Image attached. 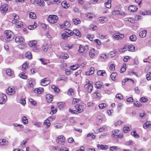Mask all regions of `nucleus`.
I'll return each mask as SVG.
<instances>
[{"instance_id": "23", "label": "nucleus", "mask_w": 151, "mask_h": 151, "mask_svg": "<svg viewBox=\"0 0 151 151\" xmlns=\"http://www.w3.org/2000/svg\"><path fill=\"white\" fill-rule=\"evenodd\" d=\"M49 46L48 44L47 43H44L42 47V49L45 52L47 51L48 49H49Z\"/></svg>"}, {"instance_id": "33", "label": "nucleus", "mask_w": 151, "mask_h": 151, "mask_svg": "<svg viewBox=\"0 0 151 151\" xmlns=\"http://www.w3.org/2000/svg\"><path fill=\"white\" fill-rule=\"evenodd\" d=\"M151 126V122H146L143 125V127L145 129Z\"/></svg>"}, {"instance_id": "26", "label": "nucleus", "mask_w": 151, "mask_h": 151, "mask_svg": "<svg viewBox=\"0 0 151 151\" xmlns=\"http://www.w3.org/2000/svg\"><path fill=\"white\" fill-rule=\"evenodd\" d=\"M73 33L79 37H81V35L80 32L77 29H74L73 31Z\"/></svg>"}, {"instance_id": "12", "label": "nucleus", "mask_w": 151, "mask_h": 151, "mask_svg": "<svg viewBox=\"0 0 151 151\" xmlns=\"http://www.w3.org/2000/svg\"><path fill=\"white\" fill-rule=\"evenodd\" d=\"M15 40L16 42L18 43L23 42L24 41V38L20 36L17 37L15 38Z\"/></svg>"}, {"instance_id": "44", "label": "nucleus", "mask_w": 151, "mask_h": 151, "mask_svg": "<svg viewBox=\"0 0 151 151\" xmlns=\"http://www.w3.org/2000/svg\"><path fill=\"white\" fill-rule=\"evenodd\" d=\"M85 50V49L83 47V46L82 45H80L79 47V49L78 51L79 52L82 53L84 52Z\"/></svg>"}, {"instance_id": "14", "label": "nucleus", "mask_w": 151, "mask_h": 151, "mask_svg": "<svg viewBox=\"0 0 151 151\" xmlns=\"http://www.w3.org/2000/svg\"><path fill=\"white\" fill-rule=\"evenodd\" d=\"M12 15L14 19L12 21V23H16V22L18 21L19 20V17L16 14H13Z\"/></svg>"}, {"instance_id": "5", "label": "nucleus", "mask_w": 151, "mask_h": 151, "mask_svg": "<svg viewBox=\"0 0 151 151\" xmlns=\"http://www.w3.org/2000/svg\"><path fill=\"white\" fill-rule=\"evenodd\" d=\"M6 92L8 95H12L15 93V91L14 87H9L6 89Z\"/></svg>"}, {"instance_id": "62", "label": "nucleus", "mask_w": 151, "mask_h": 151, "mask_svg": "<svg viewBox=\"0 0 151 151\" xmlns=\"http://www.w3.org/2000/svg\"><path fill=\"white\" fill-rule=\"evenodd\" d=\"M68 94L70 95H73L74 94L73 90L72 89H69L68 91Z\"/></svg>"}, {"instance_id": "64", "label": "nucleus", "mask_w": 151, "mask_h": 151, "mask_svg": "<svg viewBox=\"0 0 151 151\" xmlns=\"http://www.w3.org/2000/svg\"><path fill=\"white\" fill-rule=\"evenodd\" d=\"M134 144V142L132 140H130L129 141L127 142L126 143V145H132Z\"/></svg>"}, {"instance_id": "8", "label": "nucleus", "mask_w": 151, "mask_h": 151, "mask_svg": "<svg viewBox=\"0 0 151 151\" xmlns=\"http://www.w3.org/2000/svg\"><path fill=\"white\" fill-rule=\"evenodd\" d=\"M124 36L123 34L119 33H116L113 35L114 37L116 40L121 39L122 38H124Z\"/></svg>"}, {"instance_id": "18", "label": "nucleus", "mask_w": 151, "mask_h": 151, "mask_svg": "<svg viewBox=\"0 0 151 151\" xmlns=\"http://www.w3.org/2000/svg\"><path fill=\"white\" fill-rule=\"evenodd\" d=\"M112 0H108L104 4L105 6L108 8H110L111 6V3Z\"/></svg>"}, {"instance_id": "24", "label": "nucleus", "mask_w": 151, "mask_h": 151, "mask_svg": "<svg viewBox=\"0 0 151 151\" xmlns=\"http://www.w3.org/2000/svg\"><path fill=\"white\" fill-rule=\"evenodd\" d=\"M37 43V42L36 41L33 40L30 41L29 43V45L30 47H35Z\"/></svg>"}, {"instance_id": "13", "label": "nucleus", "mask_w": 151, "mask_h": 151, "mask_svg": "<svg viewBox=\"0 0 151 151\" xmlns=\"http://www.w3.org/2000/svg\"><path fill=\"white\" fill-rule=\"evenodd\" d=\"M29 85L30 87L33 88L36 84L35 81L34 79H31L28 82Z\"/></svg>"}, {"instance_id": "27", "label": "nucleus", "mask_w": 151, "mask_h": 151, "mask_svg": "<svg viewBox=\"0 0 151 151\" xmlns=\"http://www.w3.org/2000/svg\"><path fill=\"white\" fill-rule=\"evenodd\" d=\"M129 80H130V81H131L132 82L133 84H134V81L133 80L131 79L126 78L124 79H123L122 81V85H124L125 84V82L128 81Z\"/></svg>"}, {"instance_id": "43", "label": "nucleus", "mask_w": 151, "mask_h": 151, "mask_svg": "<svg viewBox=\"0 0 151 151\" xmlns=\"http://www.w3.org/2000/svg\"><path fill=\"white\" fill-rule=\"evenodd\" d=\"M29 17L30 18L32 19H35L36 18V15L33 12H31L29 13Z\"/></svg>"}, {"instance_id": "51", "label": "nucleus", "mask_w": 151, "mask_h": 151, "mask_svg": "<svg viewBox=\"0 0 151 151\" xmlns=\"http://www.w3.org/2000/svg\"><path fill=\"white\" fill-rule=\"evenodd\" d=\"M64 105V104L63 103H59L58 104V106L60 109H61L63 108Z\"/></svg>"}, {"instance_id": "47", "label": "nucleus", "mask_w": 151, "mask_h": 151, "mask_svg": "<svg viewBox=\"0 0 151 151\" xmlns=\"http://www.w3.org/2000/svg\"><path fill=\"white\" fill-rule=\"evenodd\" d=\"M44 124L47 126V128L49 127L50 125V121L48 119L45 121L44 122Z\"/></svg>"}, {"instance_id": "28", "label": "nucleus", "mask_w": 151, "mask_h": 151, "mask_svg": "<svg viewBox=\"0 0 151 151\" xmlns=\"http://www.w3.org/2000/svg\"><path fill=\"white\" fill-rule=\"evenodd\" d=\"M95 50L93 48L91 49L89 52V55L91 58H93L95 55L94 54Z\"/></svg>"}, {"instance_id": "3", "label": "nucleus", "mask_w": 151, "mask_h": 151, "mask_svg": "<svg viewBox=\"0 0 151 151\" xmlns=\"http://www.w3.org/2000/svg\"><path fill=\"white\" fill-rule=\"evenodd\" d=\"M86 82L87 83L84 86L85 88L86 91L88 93H90L91 92L93 89V86L89 82V81L88 80H86Z\"/></svg>"}, {"instance_id": "1", "label": "nucleus", "mask_w": 151, "mask_h": 151, "mask_svg": "<svg viewBox=\"0 0 151 151\" xmlns=\"http://www.w3.org/2000/svg\"><path fill=\"white\" fill-rule=\"evenodd\" d=\"M6 40L8 41L12 40L14 38V34L12 32L9 30H6L4 32Z\"/></svg>"}, {"instance_id": "58", "label": "nucleus", "mask_w": 151, "mask_h": 151, "mask_svg": "<svg viewBox=\"0 0 151 151\" xmlns=\"http://www.w3.org/2000/svg\"><path fill=\"white\" fill-rule=\"evenodd\" d=\"M29 101L34 106H36L37 105V103L33 99H29Z\"/></svg>"}, {"instance_id": "21", "label": "nucleus", "mask_w": 151, "mask_h": 151, "mask_svg": "<svg viewBox=\"0 0 151 151\" xmlns=\"http://www.w3.org/2000/svg\"><path fill=\"white\" fill-rule=\"evenodd\" d=\"M98 147L102 150H106L108 148V146L106 145H103L99 144L97 145Z\"/></svg>"}, {"instance_id": "4", "label": "nucleus", "mask_w": 151, "mask_h": 151, "mask_svg": "<svg viewBox=\"0 0 151 151\" xmlns=\"http://www.w3.org/2000/svg\"><path fill=\"white\" fill-rule=\"evenodd\" d=\"M64 137L63 136L58 137L56 139V142L60 145H63L65 143Z\"/></svg>"}, {"instance_id": "2", "label": "nucleus", "mask_w": 151, "mask_h": 151, "mask_svg": "<svg viewBox=\"0 0 151 151\" xmlns=\"http://www.w3.org/2000/svg\"><path fill=\"white\" fill-rule=\"evenodd\" d=\"M58 18L56 15H50L48 17V21L50 23L54 24L56 23L58 20Z\"/></svg>"}, {"instance_id": "59", "label": "nucleus", "mask_w": 151, "mask_h": 151, "mask_svg": "<svg viewBox=\"0 0 151 151\" xmlns=\"http://www.w3.org/2000/svg\"><path fill=\"white\" fill-rule=\"evenodd\" d=\"M140 101L141 102H145L147 101L148 99L145 97H142L140 98Z\"/></svg>"}, {"instance_id": "45", "label": "nucleus", "mask_w": 151, "mask_h": 151, "mask_svg": "<svg viewBox=\"0 0 151 151\" xmlns=\"http://www.w3.org/2000/svg\"><path fill=\"white\" fill-rule=\"evenodd\" d=\"M28 65V64L27 63H24L22 65V70H26L27 69Z\"/></svg>"}, {"instance_id": "52", "label": "nucleus", "mask_w": 151, "mask_h": 151, "mask_svg": "<svg viewBox=\"0 0 151 151\" xmlns=\"http://www.w3.org/2000/svg\"><path fill=\"white\" fill-rule=\"evenodd\" d=\"M65 33H66L67 34L69 35L70 37L73 35V32L71 30L68 29H66V31L64 32Z\"/></svg>"}, {"instance_id": "49", "label": "nucleus", "mask_w": 151, "mask_h": 151, "mask_svg": "<svg viewBox=\"0 0 151 151\" xmlns=\"http://www.w3.org/2000/svg\"><path fill=\"white\" fill-rule=\"evenodd\" d=\"M134 48V47L132 45H130L128 46V49L129 51H133Z\"/></svg>"}, {"instance_id": "19", "label": "nucleus", "mask_w": 151, "mask_h": 151, "mask_svg": "<svg viewBox=\"0 0 151 151\" xmlns=\"http://www.w3.org/2000/svg\"><path fill=\"white\" fill-rule=\"evenodd\" d=\"M99 20L102 23H104L107 21L108 19L106 17H101L99 18Z\"/></svg>"}, {"instance_id": "37", "label": "nucleus", "mask_w": 151, "mask_h": 151, "mask_svg": "<svg viewBox=\"0 0 151 151\" xmlns=\"http://www.w3.org/2000/svg\"><path fill=\"white\" fill-rule=\"evenodd\" d=\"M146 113L142 111L140 113L139 116L141 118L145 119L146 117Z\"/></svg>"}, {"instance_id": "54", "label": "nucleus", "mask_w": 151, "mask_h": 151, "mask_svg": "<svg viewBox=\"0 0 151 151\" xmlns=\"http://www.w3.org/2000/svg\"><path fill=\"white\" fill-rule=\"evenodd\" d=\"M78 68V65L76 64L73 65L72 66H70V68L72 70H76Z\"/></svg>"}, {"instance_id": "61", "label": "nucleus", "mask_w": 151, "mask_h": 151, "mask_svg": "<svg viewBox=\"0 0 151 151\" xmlns=\"http://www.w3.org/2000/svg\"><path fill=\"white\" fill-rule=\"evenodd\" d=\"M134 104L135 106L137 107H140L141 106L140 103L138 101H134Z\"/></svg>"}, {"instance_id": "20", "label": "nucleus", "mask_w": 151, "mask_h": 151, "mask_svg": "<svg viewBox=\"0 0 151 151\" xmlns=\"http://www.w3.org/2000/svg\"><path fill=\"white\" fill-rule=\"evenodd\" d=\"M43 89L42 88H38L35 89L34 91V92L37 94H40L43 91Z\"/></svg>"}, {"instance_id": "41", "label": "nucleus", "mask_w": 151, "mask_h": 151, "mask_svg": "<svg viewBox=\"0 0 151 151\" xmlns=\"http://www.w3.org/2000/svg\"><path fill=\"white\" fill-rule=\"evenodd\" d=\"M62 5L64 8L66 9L68 7L69 4L67 3L65 1H64L62 3Z\"/></svg>"}, {"instance_id": "46", "label": "nucleus", "mask_w": 151, "mask_h": 151, "mask_svg": "<svg viewBox=\"0 0 151 151\" xmlns=\"http://www.w3.org/2000/svg\"><path fill=\"white\" fill-rule=\"evenodd\" d=\"M130 40L132 41H135L136 40V36L134 35L131 36L129 37Z\"/></svg>"}, {"instance_id": "6", "label": "nucleus", "mask_w": 151, "mask_h": 151, "mask_svg": "<svg viewBox=\"0 0 151 151\" xmlns=\"http://www.w3.org/2000/svg\"><path fill=\"white\" fill-rule=\"evenodd\" d=\"M75 107L78 111V113L81 112L84 109V106H83L78 104L75 106Z\"/></svg>"}, {"instance_id": "30", "label": "nucleus", "mask_w": 151, "mask_h": 151, "mask_svg": "<svg viewBox=\"0 0 151 151\" xmlns=\"http://www.w3.org/2000/svg\"><path fill=\"white\" fill-rule=\"evenodd\" d=\"M100 122H101L102 121H106V119L102 116L100 115H98L96 118Z\"/></svg>"}, {"instance_id": "42", "label": "nucleus", "mask_w": 151, "mask_h": 151, "mask_svg": "<svg viewBox=\"0 0 151 151\" xmlns=\"http://www.w3.org/2000/svg\"><path fill=\"white\" fill-rule=\"evenodd\" d=\"M105 71L104 70H99L97 72V74L98 76H103V74L105 73Z\"/></svg>"}, {"instance_id": "17", "label": "nucleus", "mask_w": 151, "mask_h": 151, "mask_svg": "<svg viewBox=\"0 0 151 151\" xmlns=\"http://www.w3.org/2000/svg\"><path fill=\"white\" fill-rule=\"evenodd\" d=\"M46 78H44L41 80V84L43 86H45L48 84L50 82L49 81L46 80Z\"/></svg>"}, {"instance_id": "56", "label": "nucleus", "mask_w": 151, "mask_h": 151, "mask_svg": "<svg viewBox=\"0 0 151 151\" xmlns=\"http://www.w3.org/2000/svg\"><path fill=\"white\" fill-rule=\"evenodd\" d=\"M119 149L118 146H113L110 147L109 149L111 151H113L114 150H117Z\"/></svg>"}, {"instance_id": "35", "label": "nucleus", "mask_w": 151, "mask_h": 151, "mask_svg": "<svg viewBox=\"0 0 151 151\" xmlns=\"http://www.w3.org/2000/svg\"><path fill=\"white\" fill-rule=\"evenodd\" d=\"M68 56L67 53H62L61 54L60 58L66 59H67L68 58Z\"/></svg>"}, {"instance_id": "63", "label": "nucleus", "mask_w": 151, "mask_h": 151, "mask_svg": "<svg viewBox=\"0 0 151 151\" xmlns=\"http://www.w3.org/2000/svg\"><path fill=\"white\" fill-rule=\"evenodd\" d=\"M132 135L134 137L136 138H138L139 137V136L137 134L135 131H134L132 132Z\"/></svg>"}, {"instance_id": "9", "label": "nucleus", "mask_w": 151, "mask_h": 151, "mask_svg": "<svg viewBox=\"0 0 151 151\" xmlns=\"http://www.w3.org/2000/svg\"><path fill=\"white\" fill-rule=\"evenodd\" d=\"M60 26L61 28H68L70 26V24L69 21H66L64 22L63 24H60Z\"/></svg>"}, {"instance_id": "57", "label": "nucleus", "mask_w": 151, "mask_h": 151, "mask_svg": "<svg viewBox=\"0 0 151 151\" xmlns=\"http://www.w3.org/2000/svg\"><path fill=\"white\" fill-rule=\"evenodd\" d=\"M6 74L9 76H11L13 74L12 72L10 70L7 69L6 71Z\"/></svg>"}, {"instance_id": "60", "label": "nucleus", "mask_w": 151, "mask_h": 151, "mask_svg": "<svg viewBox=\"0 0 151 151\" xmlns=\"http://www.w3.org/2000/svg\"><path fill=\"white\" fill-rule=\"evenodd\" d=\"M93 96L94 97L98 96L100 97L101 96V94L100 93L97 92H94L93 94Z\"/></svg>"}, {"instance_id": "53", "label": "nucleus", "mask_w": 151, "mask_h": 151, "mask_svg": "<svg viewBox=\"0 0 151 151\" xmlns=\"http://www.w3.org/2000/svg\"><path fill=\"white\" fill-rule=\"evenodd\" d=\"M106 106V105L105 103H101L99 104V107L100 109L105 108Z\"/></svg>"}, {"instance_id": "34", "label": "nucleus", "mask_w": 151, "mask_h": 151, "mask_svg": "<svg viewBox=\"0 0 151 151\" xmlns=\"http://www.w3.org/2000/svg\"><path fill=\"white\" fill-rule=\"evenodd\" d=\"M16 25V27L17 28L21 27L23 26L22 22H19V20L18 21L16 22V23H15Z\"/></svg>"}, {"instance_id": "38", "label": "nucleus", "mask_w": 151, "mask_h": 151, "mask_svg": "<svg viewBox=\"0 0 151 151\" xmlns=\"http://www.w3.org/2000/svg\"><path fill=\"white\" fill-rule=\"evenodd\" d=\"M22 121L25 124H27L28 122L27 118L25 116H23L22 118Z\"/></svg>"}, {"instance_id": "39", "label": "nucleus", "mask_w": 151, "mask_h": 151, "mask_svg": "<svg viewBox=\"0 0 151 151\" xmlns=\"http://www.w3.org/2000/svg\"><path fill=\"white\" fill-rule=\"evenodd\" d=\"M126 65L125 64H123L120 70V72L122 73L125 72L126 70Z\"/></svg>"}, {"instance_id": "32", "label": "nucleus", "mask_w": 151, "mask_h": 151, "mask_svg": "<svg viewBox=\"0 0 151 151\" xmlns=\"http://www.w3.org/2000/svg\"><path fill=\"white\" fill-rule=\"evenodd\" d=\"M70 37L69 35L64 32L61 35L62 38L64 40H66L68 37Z\"/></svg>"}, {"instance_id": "40", "label": "nucleus", "mask_w": 151, "mask_h": 151, "mask_svg": "<svg viewBox=\"0 0 151 151\" xmlns=\"http://www.w3.org/2000/svg\"><path fill=\"white\" fill-rule=\"evenodd\" d=\"M130 128L128 126H125L123 129V132L124 133H127L130 131Z\"/></svg>"}, {"instance_id": "11", "label": "nucleus", "mask_w": 151, "mask_h": 151, "mask_svg": "<svg viewBox=\"0 0 151 151\" xmlns=\"http://www.w3.org/2000/svg\"><path fill=\"white\" fill-rule=\"evenodd\" d=\"M8 9L7 5L5 4L2 5L0 9L2 12L4 13L7 11Z\"/></svg>"}, {"instance_id": "10", "label": "nucleus", "mask_w": 151, "mask_h": 151, "mask_svg": "<svg viewBox=\"0 0 151 151\" xmlns=\"http://www.w3.org/2000/svg\"><path fill=\"white\" fill-rule=\"evenodd\" d=\"M120 134V132L119 130L116 129L112 132V136H114L116 138H117L119 137Z\"/></svg>"}, {"instance_id": "48", "label": "nucleus", "mask_w": 151, "mask_h": 151, "mask_svg": "<svg viewBox=\"0 0 151 151\" xmlns=\"http://www.w3.org/2000/svg\"><path fill=\"white\" fill-rule=\"evenodd\" d=\"M117 75L116 73H113L111 75L110 77L111 78L113 81H114L115 79V77Z\"/></svg>"}, {"instance_id": "25", "label": "nucleus", "mask_w": 151, "mask_h": 151, "mask_svg": "<svg viewBox=\"0 0 151 151\" xmlns=\"http://www.w3.org/2000/svg\"><path fill=\"white\" fill-rule=\"evenodd\" d=\"M25 56L26 58L29 60L31 59L32 58V54L29 51L27 52L26 53Z\"/></svg>"}, {"instance_id": "29", "label": "nucleus", "mask_w": 151, "mask_h": 151, "mask_svg": "<svg viewBox=\"0 0 151 151\" xmlns=\"http://www.w3.org/2000/svg\"><path fill=\"white\" fill-rule=\"evenodd\" d=\"M95 87L97 88H99L102 87V83L101 82L98 81L96 82L95 83Z\"/></svg>"}, {"instance_id": "50", "label": "nucleus", "mask_w": 151, "mask_h": 151, "mask_svg": "<svg viewBox=\"0 0 151 151\" xmlns=\"http://www.w3.org/2000/svg\"><path fill=\"white\" fill-rule=\"evenodd\" d=\"M25 73L24 72H23L22 73L20 74L19 76L22 78L26 79L27 78V76L24 75Z\"/></svg>"}, {"instance_id": "55", "label": "nucleus", "mask_w": 151, "mask_h": 151, "mask_svg": "<svg viewBox=\"0 0 151 151\" xmlns=\"http://www.w3.org/2000/svg\"><path fill=\"white\" fill-rule=\"evenodd\" d=\"M51 109L52 110V114H54L56 113L57 111V109L56 108H55L53 106H51Z\"/></svg>"}, {"instance_id": "36", "label": "nucleus", "mask_w": 151, "mask_h": 151, "mask_svg": "<svg viewBox=\"0 0 151 151\" xmlns=\"http://www.w3.org/2000/svg\"><path fill=\"white\" fill-rule=\"evenodd\" d=\"M73 21L74 24L76 25H77L78 24H79L81 22V21L78 18H77V19H73Z\"/></svg>"}, {"instance_id": "31", "label": "nucleus", "mask_w": 151, "mask_h": 151, "mask_svg": "<svg viewBox=\"0 0 151 151\" xmlns=\"http://www.w3.org/2000/svg\"><path fill=\"white\" fill-rule=\"evenodd\" d=\"M8 144V141L6 139H0V145H5Z\"/></svg>"}, {"instance_id": "15", "label": "nucleus", "mask_w": 151, "mask_h": 151, "mask_svg": "<svg viewBox=\"0 0 151 151\" xmlns=\"http://www.w3.org/2000/svg\"><path fill=\"white\" fill-rule=\"evenodd\" d=\"M45 97L47 102L50 103L52 101L53 96L51 95L50 94H47L46 96Z\"/></svg>"}, {"instance_id": "7", "label": "nucleus", "mask_w": 151, "mask_h": 151, "mask_svg": "<svg viewBox=\"0 0 151 151\" xmlns=\"http://www.w3.org/2000/svg\"><path fill=\"white\" fill-rule=\"evenodd\" d=\"M7 97L4 94H2L0 95V104H4L6 101V99Z\"/></svg>"}, {"instance_id": "22", "label": "nucleus", "mask_w": 151, "mask_h": 151, "mask_svg": "<svg viewBox=\"0 0 151 151\" xmlns=\"http://www.w3.org/2000/svg\"><path fill=\"white\" fill-rule=\"evenodd\" d=\"M147 33V31L145 30H142L139 33V36L141 37H144L146 36Z\"/></svg>"}, {"instance_id": "16", "label": "nucleus", "mask_w": 151, "mask_h": 151, "mask_svg": "<svg viewBox=\"0 0 151 151\" xmlns=\"http://www.w3.org/2000/svg\"><path fill=\"white\" fill-rule=\"evenodd\" d=\"M128 10L131 12H134L137 11V8L134 5L129 6L128 8Z\"/></svg>"}]
</instances>
